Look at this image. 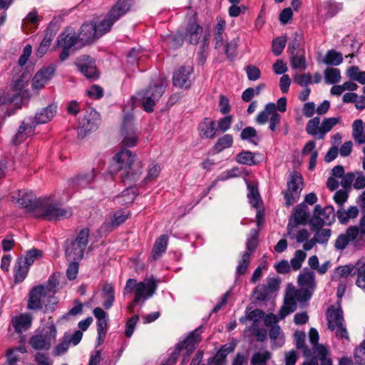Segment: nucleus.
I'll list each match as a JSON object with an SVG mask.
<instances>
[{"mask_svg": "<svg viewBox=\"0 0 365 365\" xmlns=\"http://www.w3.org/2000/svg\"><path fill=\"white\" fill-rule=\"evenodd\" d=\"M158 281L153 278L145 279L143 282H137L135 279H128L123 289L124 295L134 293L133 302L128 305L130 312H133V307L140 302L144 303L152 297L156 292Z\"/></svg>", "mask_w": 365, "mask_h": 365, "instance_id": "f257e3e1", "label": "nucleus"}, {"mask_svg": "<svg viewBox=\"0 0 365 365\" xmlns=\"http://www.w3.org/2000/svg\"><path fill=\"white\" fill-rule=\"evenodd\" d=\"M133 4V0H118L107 15L98 23H95L98 36L101 37L108 32L113 25L130 10Z\"/></svg>", "mask_w": 365, "mask_h": 365, "instance_id": "f03ea898", "label": "nucleus"}, {"mask_svg": "<svg viewBox=\"0 0 365 365\" xmlns=\"http://www.w3.org/2000/svg\"><path fill=\"white\" fill-rule=\"evenodd\" d=\"M166 86V78L160 76L154 80L145 91L140 93V101L145 111L151 113L154 110L155 103L162 97Z\"/></svg>", "mask_w": 365, "mask_h": 365, "instance_id": "7ed1b4c3", "label": "nucleus"}, {"mask_svg": "<svg viewBox=\"0 0 365 365\" xmlns=\"http://www.w3.org/2000/svg\"><path fill=\"white\" fill-rule=\"evenodd\" d=\"M328 328L338 339L349 340V333L343 316V311L340 303L332 305L327 311Z\"/></svg>", "mask_w": 365, "mask_h": 365, "instance_id": "20e7f679", "label": "nucleus"}, {"mask_svg": "<svg viewBox=\"0 0 365 365\" xmlns=\"http://www.w3.org/2000/svg\"><path fill=\"white\" fill-rule=\"evenodd\" d=\"M37 211L39 212V217L49 221L61 220L72 215L70 208H62L51 197L41 198Z\"/></svg>", "mask_w": 365, "mask_h": 365, "instance_id": "39448f33", "label": "nucleus"}, {"mask_svg": "<svg viewBox=\"0 0 365 365\" xmlns=\"http://www.w3.org/2000/svg\"><path fill=\"white\" fill-rule=\"evenodd\" d=\"M135 156L131 151L122 149L118 152L113 158L114 163L110 167V172L112 174L122 171L121 177L125 180L127 179L135 180V175L132 170V165Z\"/></svg>", "mask_w": 365, "mask_h": 365, "instance_id": "423d86ee", "label": "nucleus"}, {"mask_svg": "<svg viewBox=\"0 0 365 365\" xmlns=\"http://www.w3.org/2000/svg\"><path fill=\"white\" fill-rule=\"evenodd\" d=\"M57 330L53 322L35 332L30 339V344L36 350H48L56 342Z\"/></svg>", "mask_w": 365, "mask_h": 365, "instance_id": "0eeeda50", "label": "nucleus"}, {"mask_svg": "<svg viewBox=\"0 0 365 365\" xmlns=\"http://www.w3.org/2000/svg\"><path fill=\"white\" fill-rule=\"evenodd\" d=\"M339 122V118H325L321 123L319 117H314L307 122L305 130L309 135L322 140Z\"/></svg>", "mask_w": 365, "mask_h": 365, "instance_id": "6e6552de", "label": "nucleus"}, {"mask_svg": "<svg viewBox=\"0 0 365 365\" xmlns=\"http://www.w3.org/2000/svg\"><path fill=\"white\" fill-rule=\"evenodd\" d=\"M89 230L87 228L82 229L77 235L75 240L66 249V255L70 261L81 260L84 255V251L88 242Z\"/></svg>", "mask_w": 365, "mask_h": 365, "instance_id": "1a4fd4ad", "label": "nucleus"}, {"mask_svg": "<svg viewBox=\"0 0 365 365\" xmlns=\"http://www.w3.org/2000/svg\"><path fill=\"white\" fill-rule=\"evenodd\" d=\"M287 190L284 192L285 203L287 206L292 205L298 201L303 189V178L298 172H292L289 174Z\"/></svg>", "mask_w": 365, "mask_h": 365, "instance_id": "9d476101", "label": "nucleus"}, {"mask_svg": "<svg viewBox=\"0 0 365 365\" xmlns=\"http://www.w3.org/2000/svg\"><path fill=\"white\" fill-rule=\"evenodd\" d=\"M202 333L201 327H199L190 334V335L182 341L179 342L176 347L182 353L183 359L182 364H185L189 361L190 355L195 349L201 341L200 334Z\"/></svg>", "mask_w": 365, "mask_h": 365, "instance_id": "9b49d317", "label": "nucleus"}, {"mask_svg": "<svg viewBox=\"0 0 365 365\" xmlns=\"http://www.w3.org/2000/svg\"><path fill=\"white\" fill-rule=\"evenodd\" d=\"M335 217L334 209L332 206H326L323 209L319 205L314 207V216L311 220L312 230L314 227H322L324 225L331 224Z\"/></svg>", "mask_w": 365, "mask_h": 365, "instance_id": "f8f14e48", "label": "nucleus"}, {"mask_svg": "<svg viewBox=\"0 0 365 365\" xmlns=\"http://www.w3.org/2000/svg\"><path fill=\"white\" fill-rule=\"evenodd\" d=\"M13 200L19 206L31 212L37 210L41 198H36L31 191L19 190L16 196L13 197Z\"/></svg>", "mask_w": 365, "mask_h": 365, "instance_id": "ddd939ff", "label": "nucleus"}, {"mask_svg": "<svg viewBox=\"0 0 365 365\" xmlns=\"http://www.w3.org/2000/svg\"><path fill=\"white\" fill-rule=\"evenodd\" d=\"M192 66H181L175 71L173 76V85L183 89L189 88L192 82Z\"/></svg>", "mask_w": 365, "mask_h": 365, "instance_id": "4468645a", "label": "nucleus"}, {"mask_svg": "<svg viewBox=\"0 0 365 365\" xmlns=\"http://www.w3.org/2000/svg\"><path fill=\"white\" fill-rule=\"evenodd\" d=\"M133 115L131 113L125 115L123 122V145L126 147H133L136 145L138 136L132 122Z\"/></svg>", "mask_w": 365, "mask_h": 365, "instance_id": "2eb2a0df", "label": "nucleus"}, {"mask_svg": "<svg viewBox=\"0 0 365 365\" xmlns=\"http://www.w3.org/2000/svg\"><path fill=\"white\" fill-rule=\"evenodd\" d=\"M50 297L45 292L43 285L34 287L29 292L27 303L28 309L39 310L45 304V299Z\"/></svg>", "mask_w": 365, "mask_h": 365, "instance_id": "dca6fc26", "label": "nucleus"}, {"mask_svg": "<svg viewBox=\"0 0 365 365\" xmlns=\"http://www.w3.org/2000/svg\"><path fill=\"white\" fill-rule=\"evenodd\" d=\"M56 71L53 65L44 67L38 71L33 77L32 88L37 92L42 89L51 79Z\"/></svg>", "mask_w": 365, "mask_h": 365, "instance_id": "f3484780", "label": "nucleus"}, {"mask_svg": "<svg viewBox=\"0 0 365 365\" xmlns=\"http://www.w3.org/2000/svg\"><path fill=\"white\" fill-rule=\"evenodd\" d=\"M75 64L87 78L96 79L98 77L95 61L89 56L85 55L80 56Z\"/></svg>", "mask_w": 365, "mask_h": 365, "instance_id": "a211bd4d", "label": "nucleus"}, {"mask_svg": "<svg viewBox=\"0 0 365 365\" xmlns=\"http://www.w3.org/2000/svg\"><path fill=\"white\" fill-rule=\"evenodd\" d=\"M35 130V124L31 118L24 119L19 126L18 132L13 138L15 144L22 143L29 135L32 134Z\"/></svg>", "mask_w": 365, "mask_h": 365, "instance_id": "6ab92c4d", "label": "nucleus"}, {"mask_svg": "<svg viewBox=\"0 0 365 365\" xmlns=\"http://www.w3.org/2000/svg\"><path fill=\"white\" fill-rule=\"evenodd\" d=\"M94 170H91L87 173L77 175L71 180L69 186L73 189L80 190L88 187L95 179Z\"/></svg>", "mask_w": 365, "mask_h": 365, "instance_id": "aec40b11", "label": "nucleus"}, {"mask_svg": "<svg viewBox=\"0 0 365 365\" xmlns=\"http://www.w3.org/2000/svg\"><path fill=\"white\" fill-rule=\"evenodd\" d=\"M287 236L297 243H302L309 238V232L307 229L297 227L290 220L287 227Z\"/></svg>", "mask_w": 365, "mask_h": 365, "instance_id": "412c9836", "label": "nucleus"}, {"mask_svg": "<svg viewBox=\"0 0 365 365\" xmlns=\"http://www.w3.org/2000/svg\"><path fill=\"white\" fill-rule=\"evenodd\" d=\"M129 211L119 210L113 213L111 217L110 221L105 222L101 229H105L106 231L110 232L114 228L123 224L130 216Z\"/></svg>", "mask_w": 365, "mask_h": 365, "instance_id": "4be33fe9", "label": "nucleus"}, {"mask_svg": "<svg viewBox=\"0 0 365 365\" xmlns=\"http://www.w3.org/2000/svg\"><path fill=\"white\" fill-rule=\"evenodd\" d=\"M80 41L88 43L92 42L93 40L100 38L97 34L96 24L94 23H85L81 27L78 34Z\"/></svg>", "mask_w": 365, "mask_h": 365, "instance_id": "5701e85b", "label": "nucleus"}, {"mask_svg": "<svg viewBox=\"0 0 365 365\" xmlns=\"http://www.w3.org/2000/svg\"><path fill=\"white\" fill-rule=\"evenodd\" d=\"M237 346L236 341H232L221 346L220 349L216 353L215 356L212 359V363L214 365H225L226 357L234 351Z\"/></svg>", "mask_w": 365, "mask_h": 365, "instance_id": "b1692460", "label": "nucleus"}, {"mask_svg": "<svg viewBox=\"0 0 365 365\" xmlns=\"http://www.w3.org/2000/svg\"><path fill=\"white\" fill-rule=\"evenodd\" d=\"M32 319L33 318L30 314L24 313L13 317L11 322L15 331L21 333L31 327Z\"/></svg>", "mask_w": 365, "mask_h": 365, "instance_id": "393cba45", "label": "nucleus"}, {"mask_svg": "<svg viewBox=\"0 0 365 365\" xmlns=\"http://www.w3.org/2000/svg\"><path fill=\"white\" fill-rule=\"evenodd\" d=\"M298 283L300 287L314 291L316 287L315 275L313 271L304 268L298 276Z\"/></svg>", "mask_w": 365, "mask_h": 365, "instance_id": "a878e982", "label": "nucleus"}, {"mask_svg": "<svg viewBox=\"0 0 365 365\" xmlns=\"http://www.w3.org/2000/svg\"><path fill=\"white\" fill-rule=\"evenodd\" d=\"M200 135L205 138H213L215 137L217 129L215 121L209 118H205L198 126Z\"/></svg>", "mask_w": 365, "mask_h": 365, "instance_id": "bb28decb", "label": "nucleus"}, {"mask_svg": "<svg viewBox=\"0 0 365 365\" xmlns=\"http://www.w3.org/2000/svg\"><path fill=\"white\" fill-rule=\"evenodd\" d=\"M56 112V106L54 105H50L41 111L38 112L34 118L33 119L35 125L36 124H43L50 121L54 116Z\"/></svg>", "mask_w": 365, "mask_h": 365, "instance_id": "cd10ccee", "label": "nucleus"}, {"mask_svg": "<svg viewBox=\"0 0 365 365\" xmlns=\"http://www.w3.org/2000/svg\"><path fill=\"white\" fill-rule=\"evenodd\" d=\"M29 267L23 262V257H18L14 267V282H22L26 277Z\"/></svg>", "mask_w": 365, "mask_h": 365, "instance_id": "c85d7f7f", "label": "nucleus"}, {"mask_svg": "<svg viewBox=\"0 0 365 365\" xmlns=\"http://www.w3.org/2000/svg\"><path fill=\"white\" fill-rule=\"evenodd\" d=\"M359 210L356 206H350L348 210L339 207L336 212V217L341 224L346 225L350 219L356 217Z\"/></svg>", "mask_w": 365, "mask_h": 365, "instance_id": "c756f323", "label": "nucleus"}, {"mask_svg": "<svg viewBox=\"0 0 365 365\" xmlns=\"http://www.w3.org/2000/svg\"><path fill=\"white\" fill-rule=\"evenodd\" d=\"M202 33V28L197 22L192 21L188 24L186 36L191 44H197L199 42Z\"/></svg>", "mask_w": 365, "mask_h": 365, "instance_id": "7c9ffc66", "label": "nucleus"}, {"mask_svg": "<svg viewBox=\"0 0 365 365\" xmlns=\"http://www.w3.org/2000/svg\"><path fill=\"white\" fill-rule=\"evenodd\" d=\"M78 128V135H85L86 133L92 132L97 129L98 123L91 120L88 116L85 115L79 119Z\"/></svg>", "mask_w": 365, "mask_h": 365, "instance_id": "2f4dec72", "label": "nucleus"}, {"mask_svg": "<svg viewBox=\"0 0 365 365\" xmlns=\"http://www.w3.org/2000/svg\"><path fill=\"white\" fill-rule=\"evenodd\" d=\"M297 309V301L289 292H287L284 299V302L279 312V319H284L290 313Z\"/></svg>", "mask_w": 365, "mask_h": 365, "instance_id": "473e14b6", "label": "nucleus"}, {"mask_svg": "<svg viewBox=\"0 0 365 365\" xmlns=\"http://www.w3.org/2000/svg\"><path fill=\"white\" fill-rule=\"evenodd\" d=\"M309 217V209L307 205L302 203L298 205L294 210L292 217L296 223L295 225L299 224H305Z\"/></svg>", "mask_w": 365, "mask_h": 365, "instance_id": "72a5a7b5", "label": "nucleus"}, {"mask_svg": "<svg viewBox=\"0 0 365 365\" xmlns=\"http://www.w3.org/2000/svg\"><path fill=\"white\" fill-rule=\"evenodd\" d=\"M93 312L95 317L97 319V331L101 332L102 334L107 332L108 322L107 313L100 307L95 308Z\"/></svg>", "mask_w": 365, "mask_h": 365, "instance_id": "f704fd0d", "label": "nucleus"}, {"mask_svg": "<svg viewBox=\"0 0 365 365\" xmlns=\"http://www.w3.org/2000/svg\"><path fill=\"white\" fill-rule=\"evenodd\" d=\"M294 336L297 349H301L302 351L304 357L307 359H311L312 360V350L305 345V333L304 331H295Z\"/></svg>", "mask_w": 365, "mask_h": 365, "instance_id": "c9c22d12", "label": "nucleus"}, {"mask_svg": "<svg viewBox=\"0 0 365 365\" xmlns=\"http://www.w3.org/2000/svg\"><path fill=\"white\" fill-rule=\"evenodd\" d=\"M168 242V237L165 235H162L156 239L152 251L153 259H158L166 251Z\"/></svg>", "mask_w": 365, "mask_h": 365, "instance_id": "e433bc0d", "label": "nucleus"}, {"mask_svg": "<svg viewBox=\"0 0 365 365\" xmlns=\"http://www.w3.org/2000/svg\"><path fill=\"white\" fill-rule=\"evenodd\" d=\"M24 81L22 78H19L14 82L12 85L14 91H16V94H14L13 96L7 95L4 91H0V106L12 101L14 97L20 93L21 91L24 88Z\"/></svg>", "mask_w": 365, "mask_h": 365, "instance_id": "4c0bfd02", "label": "nucleus"}, {"mask_svg": "<svg viewBox=\"0 0 365 365\" xmlns=\"http://www.w3.org/2000/svg\"><path fill=\"white\" fill-rule=\"evenodd\" d=\"M77 38L67 31L61 33L57 38V46L61 48H71L76 43Z\"/></svg>", "mask_w": 365, "mask_h": 365, "instance_id": "58836bf2", "label": "nucleus"}, {"mask_svg": "<svg viewBox=\"0 0 365 365\" xmlns=\"http://www.w3.org/2000/svg\"><path fill=\"white\" fill-rule=\"evenodd\" d=\"M309 341L312 345V348L311 349L312 354V361L314 363L316 364L317 362L318 358H319V354L316 351L317 348H318L319 346L323 347V348H327V347L322 344H318L319 334L316 329H314V328L310 329L309 333Z\"/></svg>", "mask_w": 365, "mask_h": 365, "instance_id": "ea45409f", "label": "nucleus"}, {"mask_svg": "<svg viewBox=\"0 0 365 365\" xmlns=\"http://www.w3.org/2000/svg\"><path fill=\"white\" fill-rule=\"evenodd\" d=\"M324 74L327 84H336L341 80L340 70L336 68H327L325 69Z\"/></svg>", "mask_w": 365, "mask_h": 365, "instance_id": "a19ab883", "label": "nucleus"}, {"mask_svg": "<svg viewBox=\"0 0 365 365\" xmlns=\"http://www.w3.org/2000/svg\"><path fill=\"white\" fill-rule=\"evenodd\" d=\"M356 284L361 289H365V259H361L356 263Z\"/></svg>", "mask_w": 365, "mask_h": 365, "instance_id": "79ce46f5", "label": "nucleus"}, {"mask_svg": "<svg viewBox=\"0 0 365 365\" xmlns=\"http://www.w3.org/2000/svg\"><path fill=\"white\" fill-rule=\"evenodd\" d=\"M352 136L359 144L365 143V133L364 132L363 122L361 120H356L353 123Z\"/></svg>", "mask_w": 365, "mask_h": 365, "instance_id": "37998d69", "label": "nucleus"}, {"mask_svg": "<svg viewBox=\"0 0 365 365\" xmlns=\"http://www.w3.org/2000/svg\"><path fill=\"white\" fill-rule=\"evenodd\" d=\"M232 135L230 134H225L217 140L213 147L214 151L216 153H220L225 149L232 147Z\"/></svg>", "mask_w": 365, "mask_h": 365, "instance_id": "c03bdc74", "label": "nucleus"}, {"mask_svg": "<svg viewBox=\"0 0 365 365\" xmlns=\"http://www.w3.org/2000/svg\"><path fill=\"white\" fill-rule=\"evenodd\" d=\"M343 61L342 54L335 50H329L327 52L323 62L327 65L339 66Z\"/></svg>", "mask_w": 365, "mask_h": 365, "instance_id": "a18cd8bd", "label": "nucleus"}, {"mask_svg": "<svg viewBox=\"0 0 365 365\" xmlns=\"http://www.w3.org/2000/svg\"><path fill=\"white\" fill-rule=\"evenodd\" d=\"M240 137L243 140H247L250 143L257 145L260 140L257 135L256 130L251 126L246 127L244 128L240 134Z\"/></svg>", "mask_w": 365, "mask_h": 365, "instance_id": "49530a36", "label": "nucleus"}, {"mask_svg": "<svg viewBox=\"0 0 365 365\" xmlns=\"http://www.w3.org/2000/svg\"><path fill=\"white\" fill-rule=\"evenodd\" d=\"M236 161L242 165H255V153L251 151L245 150L238 153L235 157Z\"/></svg>", "mask_w": 365, "mask_h": 365, "instance_id": "de8ad7c7", "label": "nucleus"}, {"mask_svg": "<svg viewBox=\"0 0 365 365\" xmlns=\"http://www.w3.org/2000/svg\"><path fill=\"white\" fill-rule=\"evenodd\" d=\"M271 358V353L268 351L256 352L252 355L250 361L251 365H267Z\"/></svg>", "mask_w": 365, "mask_h": 365, "instance_id": "09e8293b", "label": "nucleus"}, {"mask_svg": "<svg viewBox=\"0 0 365 365\" xmlns=\"http://www.w3.org/2000/svg\"><path fill=\"white\" fill-rule=\"evenodd\" d=\"M289 292L293 297H294L297 302H304L311 298L313 291L301 287L299 289H292Z\"/></svg>", "mask_w": 365, "mask_h": 365, "instance_id": "8fccbe9b", "label": "nucleus"}, {"mask_svg": "<svg viewBox=\"0 0 365 365\" xmlns=\"http://www.w3.org/2000/svg\"><path fill=\"white\" fill-rule=\"evenodd\" d=\"M355 268L356 264L354 265L352 264H346L344 266H339L335 269L332 279L336 280L341 277H347L353 272Z\"/></svg>", "mask_w": 365, "mask_h": 365, "instance_id": "3c124183", "label": "nucleus"}, {"mask_svg": "<svg viewBox=\"0 0 365 365\" xmlns=\"http://www.w3.org/2000/svg\"><path fill=\"white\" fill-rule=\"evenodd\" d=\"M137 189L135 187H129L124 190L118 200L122 204L128 205L131 204L137 196Z\"/></svg>", "mask_w": 365, "mask_h": 365, "instance_id": "603ef678", "label": "nucleus"}, {"mask_svg": "<svg viewBox=\"0 0 365 365\" xmlns=\"http://www.w3.org/2000/svg\"><path fill=\"white\" fill-rule=\"evenodd\" d=\"M307 257V254L304 250H298L295 251L294 257L290 260V264L294 271L299 269L304 259Z\"/></svg>", "mask_w": 365, "mask_h": 365, "instance_id": "864d4df0", "label": "nucleus"}, {"mask_svg": "<svg viewBox=\"0 0 365 365\" xmlns=\"http://www.w3.org/2000/svg\"><path fill=\"white\" fill-rule=\"evenodd\" d=\"M42 251L38 249H31L26 252V255L23 257V262L29 267L34 262L42 257Z\"/></svg>", "mask_w": 365, "mask_h": 365, "instance_id": "5fc2aeb1", "label": "nucleus"}, {"mask_svg": "<svg viewBox=\"0 0 365 365\" xmlns=\"http://www.w3.org/2000/svg\"><path fill=\"white\" fill-rule=\"evenodd\" d=\"M274 103H267L264 109L261 111L257 116L256 121L259 124H264L267 123L268 118L270 116V114L274 112Z\"/></svg>", "mask_w": 365, "mask_h": 365, "instance_id": "6e6d98bb", "label": "nucleus"}, {"mask_svg": "<svg viewBox=\"0 0 365 365\" xmlns=\"http://www.w3.org/2000/svg\"><path fill=\"white\" fill-rule=\"evenodd\" d=\"M331 237V230L328 228H318L315 230L314 240L319 244L327 243Z\"/></svg>", "mask_w": 365, "mask_h": 365, "instance_id": "4d7b16f0", "label": "nucleus"}, {"mask_svg": "<svg viewBox=\"0 0 365 365\" xmlns=\"http://www.w3.org/2000/svg\"><path fill=\"white\" fill-rule=\"evenodd\" d=\"M250 254L248 252H245L241 259L239 261L238 265L236 268V274L242 275L246 273L247 267L250 264Z\"/></svg>", "mask_w": 365, "mask_h": 365, "instance_id": "13d9d810", "label": "nucleus"}, {"mask_svg": "<svg viewBox=\"0 0 365 365\" xmlns=\"http://www.w3.org/2000/svg\"><path fill=\"white\" fill-rule=\"evenodd\" d=\"M233 121V118L232 115H228L222 118H220L217 123V131H220L221 133H225L228 130L232 125Z\"/></svg>", "mask_w": 365, "mask_h": 365, "instance_id": "bf43d9fd", "label": "nucleus"}, {"mask_svg": "<svg viewBox=\"0 0 365 365\" xmlns=\"http://www.w3.org/2000/svg\"><path fill=\"white\" fill-rule=\"evenodd\" d=\"M287 40L284 37H278L272 41V52L275 56H279L283 51Z\"/></svg>", "mask_w": 365, "mask_h": 365, "instance_id": "052dcab7", "label": "nucleus"}, {"mask_svg": "<svg viewBox=\"0 0 365 365\" xmlns=\"http://www.w3.org/2000/svg\"><path fill=\"white\" fill-rule=\"evenodd\" d=\"M58 285V282L57 279L52 276L51 277L46 285H43V287L44 288V292L50 297H53V295L56 292V288Z\"/></svg>", "mask_w": 365, "mask_h": 365, "instance_id": "680f3d73", "label": "nucleus"}, {"mask_svg": "<svg viewBox=\"0 0 365 365\" xmlns=\"http://www.w3.org/2000/svg\"><path fill=\"white\" fill-rule=\"evenodd\" d=\"M354 358L357 364L365 365V341H363L356 349Z\"/></svg>", "mask_w": 365, "mask_h": 365, "instance_id": "e2e57ef3", "label": "nucleus"}, {"mask_svg": "<svg viewBox=\"0 0 365 365\" xmlns=\"http://www.w3.org/2000/svg\"><path fill=\"white\" fill-rule=\"evenodd\" d=\"M238 41V38H236L225 45V52L228 58L232 59L236 56Z\"/></svg>", "mask_w": 365, "mask_h": 365, "instance_id": "0e129e2a", "label": "nucleus"}, {"mask_svg": "<svg viewBox=\"0 0 365 365\" xmlns=\"http://www.w3.org/2000/svg\"><path fill=\"white\" fill-rule=\"evenodd\" d=\"M245 71L248 79L252 81L258 80L261 76L260 70L254 65H248L246 66Z\"/></svg>", "mask_w": 365, "mask_h": 365, "instance_id": "69168bd1", "label": "nucleus"}, {"mask_svg": "<svg viewBox=\"0 0 365 365\" xmlns=\"http://www.w3.org/2000/svg\"><path fill=\"white\" fill-rule=\"evenodd\" d=\"M138 319V316L135 315L127 321L125 324V334L128 338H130L133 335Z\"/></svg>", "mask_w": 365, "mask_h": 365, "instance_id": "338daca9", "label": "nucleus"}, {"mask_svg": "<svg viewBox=\"0 0 365 365\" xmlns=\"http://www.w3.org/2000/svg\"><path fill=\"white\" fill-rule=\"evenodd\" d=\"M247 197L249 202L252 207L255 208L259 207L260 203V197L258 191L255 187H252L249 190Z\"/></svg>", "mask_w": 365, "mask_h": 365, "instance_id": "774afa93", "label": "nucleus"}]
</instances>
